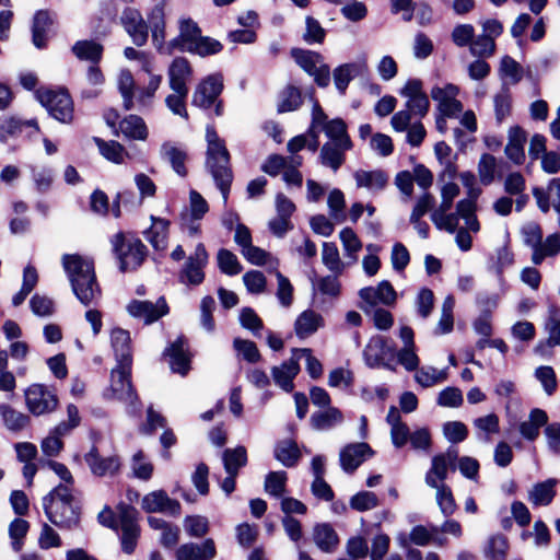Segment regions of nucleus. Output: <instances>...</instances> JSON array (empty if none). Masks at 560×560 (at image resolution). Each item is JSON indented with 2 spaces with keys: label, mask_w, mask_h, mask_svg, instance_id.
Masks as SVG:
<instances>
[{
  "label": "nucleus",
  "mask_w": 560,
  "mask_h": 560,
  "mask_svg": "<svg viewBox=\"0 0 560 560\" xmlns=\"http://www.w3.org/2000/svg\"><path fill=\"white\" fill-rule=\"evenodd\" d=\"M223 46L219 40L207 36H200L194 46L188 47V52L206 57L220 52Z\"/></svg>",
  "instance_id": "63"
},
{
  "label": "nucleus",
  "mask_w": 560,
  "mask_h": 560,
  "mask_svg": "<svg viewBox=\"0 0 560 560\" xmlns=\"http://www.w3.org/2000/svg\"><path fill=\"white\" fill-rule=\"evenodd\" d=\"M192 69L185 58H175L168 69L170 88L173 91H186Z\"/></svg>",
  "instance_id": "31"
},
{
  "label": "nucleus",
  "mask_w": 560,
  "mask_h": 560,
  "mask_svg": "<svg viewBox=\"0 0 560 560\" xmlns=\"http://www.w3.org/2000/svg\"><path fill=\"white\" fill-rule=\"evenodd\" d=\"M151 226L144 232L145 240L159 252L167 247L171 222L167 219L151 215Z\"/></svg>",
  "instance_id": "26"
},
{
  "label": "nucleus",
  "mask_w": 560,
  "mask_h": 560,
  "mask_svg": "<svg viewBox=\"0 0 560 560\" xmlns=\"http://www.w3.org/2000/svg\"><path fill=\"white\" fill-rule=\"evenodd\" d=\"M361 310L370 314L378 304L393 305L396 302V291L388 281H382L377 287H366L359 291Z\"/></svg>",
  "instance_id": "11"
},
{
  "label": "nucleus",
  "mask_w": 560,
  "mask_h": 560,
  "mask_svg": "<svg viewBox=\"0 0 560 560\" xmlns=\"http://www.w3.org/2000/svg\"><path fill=\"white\" fill-rule=\"evenodd\" d=\"M112 347L115 352L117 364L131 365L130 335L127 330L115 328L110 334Z\"/></svg>",
  "instance_id": "35"
},
{
  "label": "nucleus",
  "mask_w": 560,
  "mask_h": 560,
  "mask_svg": "<svg viewBox=\"0 0 560 560\" xmlns=\"http://www.w3.org/2000/svg\"><path fill=\"white\" fill-rule=\"evenodd\" d=\"M393 352L394 349L386 338L382 336H374L365 346L363 357L366 365L370 368L374 369L384 366L394 370V368L386 363V359L393 358Z\"/></svg>",
  "instance_id": "17"
},
{
  "label": "nucleus",
  "mask_w": 560,
  "mask_h": 560,
  "mask_svg": "<svg viewBox=\"0 0 560 560\" xmlns=\"http://www.w3.org/2000/svg\"><path fill=\"white\" fill-rule=\"evenodd\" d=\"M448 377L446 369L438 370L433 366L418 369L415 374L416 382L422 387H432L445 382Z\"/></svg>",
  "instance_id": "46"
},
{
  "label": "nucleus",
  "mask_w": 560,
  "mask_h": 560,
  "mask_svg": "<svg viewBox=\"0 0 560 560\" xmlns=\"http://www.w3.org/2000/svg\"><path fill=\"white\" fill-rule=\"evenodd\" d=\"M52 23L48 11L39 10L36 12L33 21V44L37 48H44L47 40V31Z\"/></svg>",
  "instance_id": "42"
},
{
  "label": "nucleus",
  "mask_w": 560,
  "mask_h": 560,
  "mask_svg": "<svg viewBox=\"0 0 560 560\" xmlns=\"http://www.w3.org/2000/svg\"><path fill=\"white\" fill-rule=\"evenodd\" d=\"M25 402L34 416L52 412L58 406L57 395L43 384H32L25 389Z\"/></svg>",
  "instance_id": "9"
},
{
  "label": "nucleus",
  "mask_w": 560,
  "mask_h": 560,
  "mask_svg": "<svg viewBox=\"0 0 560 560\" xmlns=\"http://www.w3.org/2000/svg\"><path fill=\"white\" fill-rule=\"evenodd\" d=\"M499 72L501 78L508 80L510 84H516L523 78L521 65L510 56H504L501 59Z\"/></svg>",
  "instance_id": "59"
},
{
  "label": "nucleus",
  "mask_w": 560,
  "mask_h": 560,
  "mask_svg": "<svg viewBox=\"0 0 560 560\" xmlns=\"http://www.w3.org/2000/svg\"><path fill=\"white\" fill-rule=\"evenodd\" d=\"M368 67L365 61L343 63L334 70V82L340 94L346 90L354 78L365 73Z\"/></svg>",
  "instance_id": "27"
},
{
  "label": "nucleus",
  "mask_w": 560,
  "mask_h": 560,
  "mask_svg": "<svg viewBox=\"0 0 560 560\" xmlns=\"http://www.w3.org/2000/svg\"><path fill=\"white\" fill-rule=\"evenodd\" d=\"M84 460L91 472L97 477L114 476L120 468V459L118 456L112 455L102 457L96 446H92L84 455Z\"/></svg>",
  "instance_id": "20"
},
{
  "label": "nucleus",
  "mask_w": 560,
  "mask_h": 560,
  "mask_svg": "<svg viewBox=\"0 0 560 560\" xmlns=\"http://www.w3.org/2000/svg\"><path fill=\"white\" fill-rule=\"evenodd\" d=\"M184 528L190 537L201 538L209 532V521L201 515L186 516L184 520Z\"/></svg>",
  "instance_id": "62"
},
{
  "label": "nucleus",
  "mask_w": 560,
  "mask_h": 560,
  "mask_svg": "<svg viewBox=\"0 0 560 560\" xmlns=\"http://www.w3.org/2000/svg\"><path fill=\"white\" fill-rule=\"evenodd\" d=\"M323 264L334 273L341 275L345 269V264L339 256L338 247L335 243L325 242L322 249Z\"/></svg>",
  "instance_id": "52"
},
{
  "label": "nucleus",
  "mask_w": 560,
  "mask_h": 560,
  "mask_svg": "<svg viewBox=\"0 0 560 560\" xmlns=\"http://www.w3.org/2000/svg\"><path fill=\"white\" fill-rule=\"evenodd\" d=\"M314 130L324 131L329 139L327 142L352 147L346 122L341 118L328 120L327 115L317 102L314 103L312 110L311 132H314Z\"/></svg>",
  "instance_id": "6"
},
{
  "label": "nucleus",
  "mask_w": 560,
  "mask_h": 560,
  "mask_svg": "<svg viewBox=\"0 0 560 560\" xmlns=\"http://www.w3.org/2000/svg\"><path fill=\"white\" fill-rule=\"evenodd\" d=\"M472 424L478 432L479 439L485 442H489L491 440V434L499 433L500 431V420L495 413H489L476 418Z\"/></svg>",
  "instance_id": "48"
},
{
  "label": "nucleus",
  "mask_w": 560,
  "mask_h": 560,
  "mask_svg": "<svg viewBox=\"0 0 560 560\" xmlns=\"http://www.w3.org/2000/svg\"><path fill=\"white\" fill-rule=\"evenodd\" d=\"M120 130L127 137L136 140H145L148 128L144 120L137 115H129L120 122Z\"/></svg>",
  "instance_id": "45"
},
{
  "label": "nucleus",
  "mask_w": 560,
  "mask_h": 560,
  "mask_svg": "<svg viewBox=\"0 0 560 560\" xmlns=\"http://www.w3.org/2000/svg\"><path fill=\"white\" fill-rule=\"evenodd\" d=\"M458 452L450 447L445 453L435 455L431 460V467L425 474V483L430 488L446 486L444 480L447 478L450 468L455 469Z\"/></svg>",
  "instance_id": "13"
},
{
  "label": "nucleus",
  "mask_w": 560,
  "mask_h": 560,
  "mask_svg": "<svg viewBox=\"0 0 560 560\" xmlns=\"http://www.w3.org/2000/svg\"><path fill=\"white\" fill-rule=\"evenodd\" d=\"M200 36L201 31L192 20H182L178 36L168 42L167 54H172L176 49L188 51V47L194 46Z\"/></svg>",
  "instance_id": "23"
},
{
  "label": "nucleus",
  "mask_w": 560,
  "mask_h": 560,
  "mask_svg": "<svg viewBox=\"0 0 560 560\" xmlns=\"http://www.w3.org/2000/svg\"><path fill=\"white\" fill-rule=\"evenodd\" d=\"M130 374L131 365L117 364L112 371L110 386L104 393L105 398L118 400L133 407L138 401V396L131 385Z\"/></svg>",
  "instance_id": "7"
},
{
  "label": "nucleus",
  "mask_w": 560,
  "mask_h": 560,
  "mask_svg": "<svg viewBox=\"0 0 560 560\" xmlns=\"http://www.w3.org/2000/svg\"><path fill=\"white\" fill-rule=\"evenodd\" d=\"M343 421L342 412L336 407H328L324 410L312 413L310 422L313 429L327 431Z\"/></svg>",
  "instance_id": "38"
},
{
  "label": "nucleus",
  "mask_w": 560,
  "mask_h": 560,
  "mask_svg": "<svg viewBox=\"0 0 560 560\" xmlns=\"http://www.w3.org/2000/svg\"><path fill=\"white\" fill-rule=\"evenodd\" d=\"M493 105L495 119L501 124L511 115L512 110V95L505 83L501 88L500 92L494 95Z\"/></svg>",
  "instance_id": "50"
},
{
  "label": "nucleus",
  "mask_w": 560,
  "mask_h": 560,
  "mask_svg": "<svg viewBox=\"0 0 560 560\" xmlns=\"http://www.w3.org/2000/svg\"><path fill=\"white\" fill-rule=\"evenodd\" d=\"M233 347L237 354L249 363H256L260 359L259 350L254 341L235 338Z\"/></svg>",
  "instance_id": "64"
},
{
  "label": "nucleus",
  "mask_w": 560,
  "mask_h": 560,
  "mask_svg": "<svg viewBox=\"0 0 560 560\" xmlns=\"http://www.w3.org/2000/svg\"><path fill=\"white\" fill-rule=\"evenodd\" d=\"M373 451L368 443H351L346 445L339 454L340 466L346 472H353Z\"/></svg>",
  "instance_id": "21"
},
{
  "label": "nucleus",
  "mask_w": 560,
  "mask_h": 560,
  "mask_svg": "<svg viewBox=\"0 0 560 560\" xmlns=\"http://www.w3.org/2000/svg\"><path fill=\"white\" fill-rule=\"evenodd\" d=\"M25 127H34L38 130L35 119L21 120L16 117H1L0 118V139L7 141L10 138L18 137L22 133Z\"/></svg>",
  "instance_id": "39"
},
{
  "label": "nucleus",
  "mask_w": 560,
  "mask_h": 560,
  "mask_svg": "<svg viewBox=\"0 0 560 560\" xmlns=\"http://www.w3.org/2000/svg\"><path fill=\"white\" fill-rule=\"evenodd\" d=\"M73 55L84 61H90L92 65L98 63L103 56V46L95 40H78L72 46Z\"/></svg>",
  "instance_id": "41"
},
{
  "label": "nucleus",
  "mask_w": 560,
  "mask_h": 560,
  "mask_svg": "<svg viewBox=\"0 0 560 560\" xmlns=\"http://www.w3.org/2000/svg\"><path fill=\"white\" fill-rule=\"evenodd\" d=\"M121 528V548L122 551L130 555L135 551L139 537V526L137 524V511L131 506H121L118 516Z\"/></svg>",
  "instance_id": "16"
},
{
  "label": "nucleus",
  "mask_w": 560,
  "mask_h": 560,
  "mask_svg": "<svg viewBox=\"0 0 560 560\" xmlns=\"http://www.w3.org/2000/svg\"><path fill=\"white\" fill-rule=\"evenodd\" d=\"M160 156L163 161L171 164L173 171L182 177L187 175L185 162L186 152L173 142H164L160 149Z\"/></svg>",
  "instance_id": "34"
},
{
  "label": "nucleus",
  "mask_w": 560,
  "mask_h": 560,
  "mask_svg": "<svg viewBox=\"0 0 560 560\" xmlns=\"http://www.w3.org/2000/svg\"><path fill=\"white\" fill-rule=\"evenodd\" d=\"M110 243L122 272L138 268L147 256L145 245L139 238L126 237L122 232L116 233Z\"/></svg>",
  "instance_id": "4"
},
{
  "label": "nucleus",
  "mask_w": 560,
  "mask_h": 560,
  "mask_svg": "<svg viewBox=\"0 0 560 560\" xmlns=\"http://www.w3.org/2000/svg\"><path fill=\"white\" fill-rule=\"evenodd\" d=\"M61 264L77 299L85 306L96 303L102 290L96 279L94 261L79 254H65Z\"/></svg>",
  "instance_id": "1"
},
{
  "label": "nucleus",
  "mask_w": 560,
  "mask_h": 560,
  "mask_svg": "<svg viewBox=\"0 0 560 560\" xmlns=\"http://www.w3.org/2000/svg\"><path fill=\"white\" fill-rule=\"evenodd\" d=\"M455 306V299L453 295H447L442 304L441 317L435 328L436 335H445L453 330L454 317L453 310Z\"/></svg>",
  "instance_id": "51"
},
{
  "label": "nucleus",
  "mask_w": 560,
  "mask_h": 560,
  "mask_svg": "<svg viewBox=\"0 0 560 560\" xmlns=\"http://www.w3.org/2000/svg\"><path fill=\"white\" fill-rule=\"evenodd\" d=\"M120 21L135 45L141 47L147 43L149 26L137 9H125L120 16Z\"/></svg>",
  "instance_id": "18"
},
{
  "label": "nucleus",
  "mask_w": 560,
  "mask_h": 560,
  "mask_svg": "<svg viewBox=\"0 0 560 560\" xmlns=\"http://www.w3.org/2000/svg\"><path fill=\"white\" fill-rule=\"evenodd\" d=\"M170 357V366L173 372L186 375L190 369V355L184 337H178L165 351Z\"/></svg>",
  "instance_id": "24"
},
{
  "label": "nucleus",
  "mask_w": 560,
  "mask_h": 560,
  "mask_svg": "<svg viewBox=\"0 0 560 560\" xmlns=\"http://www.w3.org/2000/svg\"><path fill=\"white\" fill-rule=\"evenodd\" d=\"M148 23L152 33V43L161 52L167 54L168 43L165 44V20L162 5H155L148 15Z\"/></svg>",
  "instance_id": "28"
},
{
  "label": "nucleus",
  "mask_w": 560,
  "mask_h": 560,
  "mask_svg": "<svg viewBox=\"0 0 560 560\" xmlns=\"http://www.w3.org/2000/svg\"><path fill=\"white\" fill-rule=\"evenodd\" d=\"M351 149L352 147H345L340 143L326 142L320 149L319 162L323 166L337 172L346 161V152Z\"/></svg>",
  "instance_id": "30"
},
{
  "label": "nucleus",
  "mask_w": 560,
  "mask_h": 560,
  "mask_svg": "<svg viewBox=\"0 0 560 560\" xmlns=\"http://www.w3.org/2000/svg\"><path fill=\"white\" fill-rule=\"evenodd\" d=\"M400 95L405 97V108L415 117L423 118L430 108V101L423 91V83L419 79H409L400 90Z\"/></svg>",
  "instance_id": "12"
},
{
  "label": "nucleus",
  "mask_w": 560,
  "mask_h": 560,
  "mask_svg": "<svg viewBox=\"0 0 560 560\" xmlns=\"http://www.w3.org/2000/svg\"><path fill=\"white\" fill-rule=\"evenodd\" d=\"M287 479L283 470L269 472L265 479V491L276 498L282 497L287 490Z\"/></svg>",
  "instance_id": "55"
},
{
  "label": "nucleus",
  "mask_w": 560,
  "mask_h": 560,
  "mask_svg": "<svg viewBox=\"0 0 560 560\" xmlns=\"http://www.w3.org/2000/svg\"><path fill=\"white\" fill-rule=\"evenodd\" d=\"M127 312L130 316L143 320L149 325L168 313V306L164 298H160L156 302L132 300L127 305Z\"/></svg>",
  "instance_id": "15"
},
{
  "label": "nucleus",
  "mask_w": 560,
  "mask_h": 560,
  "mask_svg": "<svg viewBox=\"0 0 560 560\" xmlns=\"http://www.w3.org/2000/svg\"><path fill=\"white\" fill-rule=\"evenodd\" d=\"M557 485L558 480L555 478H549L542 482L535 483L528 492L529 502L536 506L549 505L556 497L555 488Z\"/></svg>",
  "instance_id": "37"
},
{
  "label": "nucleus",
  "mask_w": 560,
  "mask_h": 560,
  "mask_svg": "<svg viewBox=\"0 0 560 560\" xmlns=\"http://www.w3.org/2000/svg\"><path fill=\"white\" fill-rule=\"evenodd\" d=\"M436 490L435 500L441 513L445 517L452 516L457 510L453 492L448 486H440Z\"/></svg>",
  "instance_id": "57"
},
{
  "label": "nucleus",
  "mask_w": 560,
  "mask_h": 560,
  "mask_svg": "<svg viewBox=\"0 0 560 560\" xmlns=\"http://www.w3.org/2000/svg\"><path fill=\"white\" fill-rule=\"evenodd\" d=\"M222 460L226 474H237L247 464V452L244 446L226 448L222 454Z\"/></svg>",
  "instance_id": "43"
},
{
  "label": "nucleus",
  "mask_w": 560,
  "mask_h": 560,
  "mask_svg": "<svg viewBox=\"0 0 560 560\" xmlns=\"http://www.w3.org/2000/svg\"><path fill=\"white\" fill-rule=\"evenodd\" d=\"M353 177L358 188H365L370 191L383 190L388 183V175L382 170H358Z\"/></svg>",
  "instance_id": "33"
},
{
  "label": "nucleus",
  "mask_w": 560,
  "mask_h": 560,
  "mask_svg": "<svg viewBox=\"0 0 560 560\" xmlns=\"http://www.w3.org/2000/svg\"><path fill=\"white\" fill-rule=\"evenodd\" d=\"M223 91V77L213 73L206 77L194 91L191 104L200 108H210Z\"/></svg>",
  "instance_id": "14"
},
{
  "label": "nucleus",
  "mask_w": 560,
  "mask_h": 560,
  "mask_svg": "<svg viewBox=\"0 0 560 560\" xmlns=\"http://www.w3.org/2000/svg\"><path fill=\"white\" fill-rule=\"evenodd\" d=\"M141 508L148 513H165L168 515H178L180 504L171 499L164 490H155L142 498Z\"/></svg>",
  "instance_id": "19"
},
{
  "label": "nucleus",
  "mask_w": 560,
  "mask_h": 560,
  "mask_svg": "<svg viewBox=\"0 0 560 560\" xmlns=\"http://www.w3.org/2000/svg\"><path fill=\"white\" fill-rule=\"evenodd\" d=\"M217 548L212 538H207L201 544L186 542L175 551L176 560H213Z\"/></svg>",
  "instance_id": "22"
},
{
  "label": "nucleus",
  "mask_w": 560,
  "mask_h": 560,
  "mask_svg": "<svg viewBox=\"0 0 560 560\" xmlns=\"http://www.w3.org/2000/svg\"><path fill=\"white\" fill-rule=\"evenodd\" d=\"M548 415L540 408H534L528 415V419L524 420L518 425L521 435L527 441H535L539 436L541 427H547Z\"/></svg>",
  "instance_id": "32"
},
{
  "label": "nucleus",
  "mask_w": 560,
  "mask_h": 560,
  "mask_svg": "<svg viewBox=\"0 0 560 560\" xmlns=\"http://www.w3.org/2000/svg\"><path fill=\"white\" fill-rule=\"evenodd\" d=\"M209 260L208 252L202 243L197 244L194 253L187 257L183 265L178 279L179 282L186 285H199L205 280V267Z\"/></svg>",
  "instance_id": "8"
},
{
  "label": "nucleus",
  "mask_w": 560,
  "mask_h": 560,
  "mask_svg": "<svg viewBox=\"0 0 560 560\" xmlns=\"http://www.w3.org/2000/svg\"><path fill=\"white\" fill-rule=\"evenodd\" d=\"M299 361L300 357H294L292 351V357L288 361L271 370L275 383L288 393L294 388L293 380L300 372Z\"/></svg>",
  "instance_id": "25"
},
{
  "label": "nucleus",
  "mask_w": 560,
  "mask_h": 560,
  "mask_svg": "<svg viewBox=\"0 0 560 560\" xmlns=\"http://www.w3.org/2000/svg\"><path fill=\"white\" fill-rule=\"evenodd\" d=\"M508 550V538L502 534H495L488 538L483 547V555L487 560H505Z\"/></svg>",
  "instance_id": "44"
},
{
  "label": "nucleus",
  "mask_w": 560,
  "mask_h": 560,
  "mask_svg": "<svg viewBox=\"0 0 560 560\" xmlns=\"http://www.w3.org/2000/svg\"><path fill=\"white\" fill-rule=\"evenodd\" d=\"M206 141V166L222 194L224 205H226L233 180V173L230 166V154L224 140L219 137L213 126H207Z\"/></svg>",
  "instance_id": "3"
},
{
  "label": "nucleus",
  "mask_w": 560,
  "mask_h": 560,
  "mask_svg": "<svg viewBox=\"0 0 560 560\" xmlns=\"http://www.w3.org/2000/svg\"><path fill=\"white\" fill-rule=\"evenodd\" d=\"M324 326L323 316L314 310L303 311L295 319L294 331L300 339L314 335Z\"/></svg>",
  "instance_id": "29"
},
{
  "label": "nucleus",
  "mask_w": 560,
  "mask_h": 560,
  "mask_svg": "<svg viewBox=\"0 0 560 560\" xmlns=\"http://www.w3.org/2000/svg\"><path fill=\"white\" fill-rule=\"evenodd\" d=\"M560 252V233L549 235L544 242L541 241L537 249L532 255V261L540 265L546 257L558 255Z\"/></svg>",
  "instance_id": "47"
},
{
  "label": "nucleus",
  "mask_w": 560,
  "mask_h": 560,
  "mask_svg": "<svg viewBox=\"0 0 560 560\" xmlns=\"http://www.w3.org/2000/svg\"><path fill=\"white\" fill-rule=\"evenodd\" d=\"M477 171L480 183L489 186L495 177L497 159L489 153H483L478 162Z\"/></svg>",
  "instance_id": "56"
},
{
  "label": "nucleus",
  "mask_w": 560,
  "mask_h": 560,
  "mask_svg": "<svg viewBox=\"0 0 560 560\" xmlns=\"http://www.w3.org/2000/svg\"><path fill=\"white\" fill-rule=\"evenodd\" d=\"M101 154L108 161L114 163H122L126 154L124 147L117 141H104L100 138H94Z\"/></svg>",
  "instance_id": "58"
},
{
  "label": "nucleus",
  "mask_w": 560,
  "mask_h": 560,
  "mask_svg": "<svg viewBox=\"0 0 560 560\" xmlns=\"http://www.w3.org/2000/svg\"><path fill=\"white\" fill-rule=\"evenodd\" d=\"M525 142L526 132L518 126L511 127L509 130V141L505 147V154L515 164H522L525 159Z\"/></svg>",
  "instance_id": "36"
},
{
  "label": "nucleus",
  "mask_w": 560,
  "mask_h": 560,
  "mask_svg": "<svg viewBox=\"0 0 560 560\" xmlns=\"http://www.w3.org/2000/svg\"><path fill=\"white\" fill-rule=\"evenodd\" d=\"M459 88L453 83L435 85L431 90V97L436 102L438 110L441 115L448 118H456L463 112L464 105L457 98Z\"/></svg>",
  "instance_id": "10"
},
{
  "label": "nucleus",
  "mask_w": 560,
  "mask_h": 560,
  "mask_svg": "<svg viewBox=\"0 0 560 560\" xmlns=\"http://www.w3.org/2000/svg\"><path fill=\"white\" fill-rule=\"evenodd\" d=\"M275 456L285 467H293L300 458V451L294 442L283 441L277 445Z\"/></svg>",
  "instance_id": "53"
},
{
  "label": "nucleus",
  "mask_w": 560,
  "mask_h": 560,
  "mask_svg": "<svg viewBox=\"0 0 560 560\" xmlns=\"http://www.w3.org/2000/svg\"><path fill=\"white\" fill-rule=\"evenodd\" d=\"M0 415L5 427L11 431H21L30 422V417L20 412L7 404L0 405Z\"/></svg>",
  "instance_id": "49"
},
{
  "label": "nucleus",
  "mask_w": 560,
  "mask_h": 560,
  "mask_svg": "<svg viewBox=\"0 0 560 560\" xmlns=\"http://www.w3.org/2000/svg\"><path fill=\"white\" fill-rule=\"evenodd\" d=\"M43 508L48 520L60 528H72L79 524L81 504L74 488L56 486L43 498Z\"/></svg>",
  "instance_id": "2"
},
{
  "label": "nucleus",
  "mask_w": 560,
  "mask_h": 560,
  "mask_svg": "<svg viewBox=\"0 0 560 560\" xmlns=\"http://www.w3.org/2000/svg\"><path fill=\"white\" fill-rule=\"evenodd\" d=\"M217 260L221 272L228 276H235L242 271V265L236 255L229 249H220L217 255Z\"/></svg>",
  "instance_id": "60"
},
{
  "label": "nucleus",
  "mask_w": 560,
  "mask_h": 560,
  "mask_svg": "<svg viewBox=\"0 0 560 560\" xmlns=\"http://www.w3.org/2000/svg\"><path fill=\"white\" fill-rule=\"evenodd\" d=\"M118 90L122 96L124 107L129 110L133 107L135 80L129 70H121L118 75Z\"/></svg>",
  "instance_id": "54"
},
{
  "label": "nucleus",
  "mask_w": 560,
  "mask_h": 560,
  "mask_svg": "<svg viewBox=\"0 0 560 560\" xmlns=\"http://www.w3.org/2000/svg\"><path fill=\"white\" fill-rule=\"evenodd\" d=\"M35 96L55 119L63 124L72 121L73 102L66 90L38 89Z\"/></svg>",
  "instance_id": "5"
},
{
  "label": "nucleus",
  "mask_w": 560,
  "mask_h": 560,
  "mask_svg": "<svg viewBox=\"0 0 560 560\" xmlns=\"http://www.w3.org/2000/svg\"><path fill=\"white\" fill-rule=\"evenodd\" d=\"M350 508L358 512H365L378 506L380 500L374 492L360 491L351 497Z\"/></svg>",
  "instance_id": "61"
},
{
  "label": "nucleus",
  "mask_w": 560,
  "mask_h": 560,
  "mask_svg": "<svg viewBox=\"0 0 560 560\" xmlns=\"http://www.w3.org/2000/svg\"><path fill=\"white\" fill-rule=\"evenodd\" d=\"M315 545L324 552H332L338 542V536L329 524H317L313 530Z\"/></svg>",
  "instance_id": "40"
}]
</instances>
